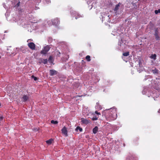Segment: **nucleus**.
<instances>
[{"mask_svg":"<svg viewBox=\"0 0 160 160\" xmlns=\"http://www.w3.org/2000/svg\"><path fill=\"white\" fill-rule=\"evenodd\" d=\"M98 130V128L97 126H96L92 130V132L93 133L96 134L97 133Z\"/></svg>","mask_w":160,"mask_h":160,"instance_id":"f8f14e48","label":"nucleus"},{"mask_svg":"<svg viewBox=\"0 0 160 160\" xmlns=\"http://www.w3.org/2000/svg\"><path fill=\"white\" fill-rule=\"evenodd\" d=\"M53 139H50L49 140L47 141L46 142L47 144H50L52 143V141H53Z\"/></svg>","mask_w":160,"mask_h":160,"instance_id":"dca6fc26","label":"nucleus"},{"mask_svg":"<svg viewBox=\"0 0 160 160\" xmlns=\"http://www.w3.org/2000/svg\"><path fill=\"white\" fill-rule=\"evenodd\" d=\"M157 55L155 54H152L150 56V58L151 59H152L154 60H156V59Z\"/></svg>","mask_w":160,"mask_h":160,"instance_id":"ddd939ff","label":"nucleus"},{"mask_svg":"<svg viewBox=\"0 0 160 160\" xmlns=\"http://www.w3.org/2000/svg\"><path fill=\"white\" fill-rule=\"evenodd\" d=\"M154 35L155 36V38L156 40H159V37L158 35V33L154 34Z\"/></svg>","mask_w":160,"mask_h":160,"instance_id":"412c9836","label":"nucleus"},{"mask_svg":"<svg viewBox=\"0 0 160 160\" xmlns=\"http://www.w3.org/2000/svg\"><path fill=\"white\" fill-rule=\"evenodd\" d=\"M29 99V97L26 95H24L23 96L22 99L23 102H26Z\"/></svg>","mask_w":160,"mask_h":160,"instance_id":"6e6552de","label":"nucleus"},{"mask_svg":"<svg viewBox=\"0 0 160 160\" xmlns=\"http://www.w3.org/2000/svg\"><path fill=\"white\" fill-rule=\"evenodd\" d=\"M44 2L48 4L50 2V0H44Z\"/></svg>","mask_w":160,"mask_h":160,"instance_id":"bb28decb","label":"nucleus"},{"mask_svg":"<svg viewBox=\"0 0 160 160\" xmlns=\"http://www.w3.org/2000/svg\"><path fill=\"white\" fill-rule=\"evenodd\" d=\"M80 96H77L76 97V98L78 97H80Z\"/></svg>","mask_w":160,"mask_h":160,"instance_id":"72a5a7b5","label":"nucleus"},{"mask_svg":"<svg viewBox=\"0 0 160 160\" xmlns=\"http://www.w3.org/2000/svg\"><path fill=\"white\" fill-rule=\"evenodd\" d=\"M139 65H140V64H142L141 62V61H139Z\"/></svg>","mask_w":160,"mask_h":160,"instance_id":"473e14b6","label":"nucleus"},{"mask_svg":"<svg viewBox=\"0 0 160 160\" xmlns=\"http://www.w3.org/2000/svg\"><path fill=\"white\" fill-rule=\"evenodd\" d=\"M75 130L77 131H78V130H79L80 132H82V129L80 127L78 126L76 128Z\"/></svg>","mask_w":160,"mask_h":160,"instance_id":"4468645a","label":"nucleus"},{"mask_svg":"<svg viewBox=\"0 0 160 160\" xmlns=\"http://www.w3.org/2000/svg\"><path fill=\"white\" fill-rule=\"evenodd\" d=\"M155 13L156 14H157L159 13H160V9H158V10H155Z\"/></svg>","mask_w":160,"mask_h":160,"instance_id":"393cba45","label":"nucleus"},{"mask_svg":"<svg viewBox=\"0 0 160 160\" xmlns=\"http://www.w3.org/2000/svg\"><path fill=\"white\" fill-rule=\"evenodd\" d=\"M33 129L35 131H38V129L37 128H34V129Z\"/></svg>","mask_w":160,"mask_h":160,"instance_id":"2f4dec72","label":"nucleus"},{"mask_svg":"<svg viewBox=\"0 0 160 160\" xmlns=\"http://www.w3.org/2000/svg\"><path fill=\"white\" fill-rule=\"evenodd\" d=\"M81 120L82 123L85 124H87L88 123H89L90 122V121L89 120H88L83 118H82L81 119Z\"/></svg>","mask_w":160,"mask_h":160,"instance_id":"20e7f679","label":"nucleus"},{"mask_svg":"<svg viewBox=\"0 0 160 160\" xmlns=\"http://www.w3.org/2000/svg\"><path fill=\"white\" fill-rule=\"evenodd\" d=\"M48 61L50 63L53 64V57L52 56H50Z\"/></svg>","mask_w":160,"mask_h":160,"instance_id":"9b49d317","label":"nucleus"},{"mask_svg":"<svg viewBox=\"0 0 160 160\" xmlns=\"http://www.w3.org/2000/svg\"><path fill=\"white\" fill-rule=\"evenodd\" d=\"M52 23L53 24L56 25L59 23L60 21L59 20L58 18H56L53 20Z\"/></svg>","mask_w":160,"mask_h":160,"instance_id":"0eeeda50","label":"nucleus"},{"mask_svg":"<svg viewBox=\"0 0 160 160\" xmlns=\"http://www.w3.org/2000/svg\"><path fill=\"white\" fill-rule=\"evenodd\" d=\"M156 33H158V28H156L155 30V33L154 34H156Z\"/></svg>","mask_w":160,"mask_h":160,"instance_id":"c85d7f7f","label":"nucleus"},{"mask_svg":"<svg viewBox=\"0 0 160 160\" xmlns=\"http://www.w3.org/2000/svg\"><path fill=\"white\" fill-rule=\"evenodd\" d=\"M113 116V115H112L111 113H108V115H107L106 116V118L107 120L109 121H113L116 119H111L112 117Z\"/></svg>","mask_w":160,"mask_h":160,"instance_id":"423d86ee","label":"nucleus"},{"mask_svg":"<svg viewBox=\"0 0 160 160\" xmlns=\"http://www.w3.org/2000/svg\"><path fill=\"white\" fill-rule=\"evenodd\" d=\"M62 132L66 136H68V131L67 128L65 127H64L61 130Z\"/></svg>","mask_w":160,"mask_h":160,"instance_id":"39448f33","label":"nucleus"},{"mask_svg":"<svg viewBox=\"0 0 160 160\" xmlns=\"http://www.w3.org/2000/svg\"><path fill=\"white\" fill-rule=\"evenodd\" d=\"M28 47L32 50H34L35 49L36 46L35 44L32 42H30L28 44Z\"/></svg>","mask_w":160,"mask_h":160,"instance_id":"7ed1b4c3","label":"nucleus"},{"mask_svg":"<svg viewBox=\"0 0 160 160\" xmlns=\"http://www.w3.org/2000/svg\"><path fill=\"white\" fill-rule=\"evenodd\" d=\"M121 4V3L119 2L118 4H117L114 9L113 10L114 11H117V10L119 9L120 5Z\"/></svg>","mask_w":160,"mask_h":160,"instance_id":"9d476101","label":"nucleus"},{"mask_svg":"<svg viewBox=\"0 0 160 160\" xmlns=\"http://www.w3.org/2000/svg\"><path fill=\"white\" fill-rule=\"evenodd\" d=\"M42 60H43V59L42 58H40L39 59V60L40 61L39 62V63L40 64L41 63H42Z\"/></svg>","mask_w":160,"mask_h":160,"instance_id":"c756f323","label":"nucleus"},{"mask_svg":"<svg viewBox=\"0 0 160 160\" xmlns=\"http://www.w3.org/2000/svg\"><path fill=\"white\" fill-rule=\"evenodd\" d=\"M129 55V53L128 52H124L123 53V55L124 56H128Z\"/></svg>","mask_w":160,"mask_h":160,"instance_id":"6ab92c4d","label":"nucleus"},{"mask_svg":"<svg viewBox=\"0 0 160 160\" xmlns=\"http://www.w3.org/2000/svg\"><path fill=\"white\" fill-rule=\"evenodd\" d=\"M152 72L154 74H158V70L156 68H155L154 69H152Z\"/></svg>","mask_w":160,"mask_h":160,"instance_id":"2eb2a0df","label":"nucleus"},{"mask_svg":"<svg viewBox=\"0 0 160 160\" xmlns=\"http://www.w3.org/2000/svg\"><path fill=\"white\" fill-rule=\"evenodd\" d=\"M95 114H96L97 115H101V113H100V112H98V111H95Z\"/></svg>","mask_w":160,"mask_h":160,"instance_id":"cd10ccee","label":"nucleus"},{"mask_svg":"<svg viewBox=\"0 0 160 160\" xmlns=\"http://www.w3.org/2000/svg\"><path fill=\"white\" fill-rule=\"evenodd\" d=\"M50 48L51 47L49 45H47L43 48L42 50L41 51L40 53L41 54H46L49 50Z\"/></svg>","mask_w":160,"mask_h":160,"instance_id":"f03ea898","label":"nucleus"},{"mask_svg":"<svg viewBox=\"0 0 160 160\" xmlns=\"http://www.w3.org/2000/svg\"><path fill=\"white\" fill-rule=\"evenodd\" d=\"M3 117L2 116L0 117V121H2L3 120Z\"/></svg>","mask_w":160,"mask_h":160,"instance_id":"7c9ffc66","label":"nucleus"},{"mask_svg":"<svg viewBox=\"0 0 160 160\" xmlns=\"http://www.w3.org/2000/svg\"><path fill=\"white\" fill-rule=\"evenodd\" d=\"M98 117H97V116H94L92 118V120L93 121L97 120H98Z\"/></svg>","mask_w":160,"mask_h":160,"instance_id":"5701e85b","label":"nucleus"},{"mask_svg":"<svg viewBox=\"0 0 160 160\" xmlns=\"http://www.w3.org/2000/svg\"><path fill=\"white\" fill-rule=\"evenodd\" d=\"M108 113H111L113 116L112 117L111 119H116L117 117V113L116 108H111L108 111Z\"/></svg>","mask_w":160,"mask_h":160,"instance_id":"f257e3e1","label":"nucleus"},{"mask_svg":"<svg viewBox=\"0 0 160 160\" xmlns=\"http://www.w3.org/2000/svg\"><path fill=\"white\" fill-rule=\"evenodd\" d=\"M42 62L44 64H46L48 63V60L47 59H43V60H42Z\"/></svg>","mask_w":160,"mask_h":160,"instance_id":"a211bd4d","label":"nucleus"},{"mask_svg":"<svg viewBox=\"0 0 160 160\" xmlns=\"http://www.w3.org/2000/svg\"><path fill=\"white\" fill-rule=\"evenodd\" d=\"M51 123L54 124H57L58 123V121H54L53 120H52L51 121Z\"/></svg>","mask_w":160,"mask_h":160,"instance_id":"aec40b11","label":"nucleus"},{"mask_svg":"<svg viewBox=\"0 0 160 160\" xmlns=\"http://www.w3.org/2000/svg\"><path fill=\"white\" fill-rule=\"evenodd\" d=\"M16 2H17V3L16 4V5H15V7L16 8H18L20 5V2H18V0L16 1Z\"/></svg>","mask_w":160,"mask_h":160,"instance_id":"4be33fe9","label":"nucleus"},{"mask_svg":"<svg viewBox=\"0 0 160 160\" xmlns=\"http://www.w3.org/2000/svg\"><path fill=\"white\" fill-rule=\"evenodd\" d=\"M50 76H52L57 74V71L54 70H50Z\"/></svg>","mask_w":160,"mask_h":160,"instance_id":"1a4fd4ad","label":"nucleus"},{"mask_svg":"<svg viewBox=\"0 0 160 160\" xmlns=\"http://www.w3.org/2000/svg\"><path fill=\"white\" fill-rule=\"evenodd\" d=\"M77 16H76V17L75 18L76 19H78L79 18H80L81 17H82L81 15H79L78 14H77Z\"/></svg>","mask_w":160,"mask_h":160,"instance_id":"b1692460","label":"nucleus"},{"mask_svg":"<svg viewBox=\"0 0 160 160\" xmlns=\"http://www.w3.org/2000/svg\"><path fill=\"white\" fill-rule=\"evenodd\" d=\"M31 77L32 78L34 79V81H36L38 80V78L36 77H35L34 75H32Z\"/></svg>","mask_w":160,"mask_h":160,"instance_id":"a878e982","label":"nucleus"},{"mask_svg":"<svg viewBox=\"0 0 160 160\" xmlns=\"http://www.w3.org/2000/svg\"><path fill=\"white\" fill-rule=\"evenodd\" d=\"M86 60L88 61L89 62L91 61L90 57L89 55H87L86 57Z\"/></svg>","mask_w":160,"mask_h":160,"instance_id":"f3484780","label":"nucleus"}]
</instances>
